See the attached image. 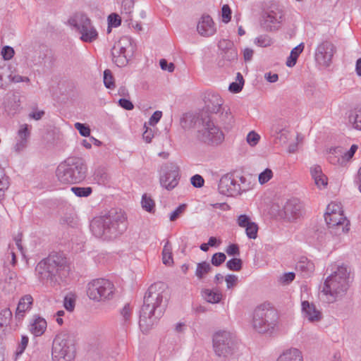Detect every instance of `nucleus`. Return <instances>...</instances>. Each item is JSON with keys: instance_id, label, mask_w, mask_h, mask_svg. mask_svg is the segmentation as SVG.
Masks as SVG:
<instances>
[{"instance_id": "nucleus-23", "label": "nucleus", "mask_w": 361, "mask_h": 361, "mask_svg": "<svg viewBox=\"0 0 361 361\" xmlns=\"http://www.w3.org/2000/svg\"><path fill=\"white\" fill-rule=\"evenodd\" d=\"M197 30L203 37L213 35L216 32V28L212 18L208 15L203 16L197 24Z\"/></svg>"}, {"instance_id": "nucleus-29", "label": "nucleus", "mask_w": 361, "mask_h": 361, "mask_svg": "<svg viewBox=\"0 0 361 361\" xmlns=\"http://www.w3.org/2000/svg\"><path fill=\"white\" fill-rule=\"evenodd\" d=\"M295 269L300 271L304 276H306L313 272L314 270V265L307 257H302L297 262Z\"/></svg>"}, {"instance_id": "nucleus-39", "label": "nucleus", "mask_w": 361, "mask_h": 361, "mask_svg": "<svg viewBox=\"0 0 361 361\" xmlns=\"http://www.w3.org/2000/svg\"><path fill=\"white\" fill-rule=\"evenodd\" d=\"M245 233L248 238L256 239L257 238L258 225L255 222H251L249 225L245 227Z\"/></svg>"}, {"instance_id": "nucleus-50", "label": "nucleus", "mask_w": 361, "mask_h": 361, "mask_svg": "<svg viewBox=\"0 0 361 361\" xmlns=\"http://www.w3.org/2000/svg\"><path fill=\"white\" fill-rule=\"evenodd\" d=\"M75 129H77L82 136L87 137L90 135V128L89 126L81 123H75L74 125Z\"/></svg>"}, {"instance_id": "nucleus-19", "label": "nucleus", "mask_w": 361, "mask_h": 361, "mask_svg": "<svg viewBox=\"0 0 361 361\" xmlns=\"http://www.w3.org/2000/svg\"><path fill=\"white\" fill-rule=\"evenodd\" d=\"M135 50V46L133 44L131 39L128 37H123L114 45L111 49V54H115L116 53L133 56Z\"/></svg>"}, {"instance_id": "nucleus-30", "label": "nucleus", "mask_w": 361, "mask_h": 361, "mask_svg": "<svg viewBox=\"0 0 361 361\" xmlns=\"http://www.w3.org/2000/svg\"><path fill=\"white\" fill-rule=\"evenodd\" d=\"M135 0H122L121 15L126 22L132 21L131 14L133 11Z\"/></svg>"}, {"instance_id": "nucleus-42", "label": "nucleus", "mask_w": 361, "mask_h": 361, "mask_svg": "<svg viewBox=\"0 0 361 361\" xmlns=\"http://www.w3.org/2000/svg\"><path fill=\"white\" fill-rule=\"evenodd\" d=\"M132 310L129 304L125 305L121 311V314L123 317V325L128 326L130 323Z\"/></svg>"}, {"instance_id": "nucleus-22", "label": "nucleus", "mask_w": 361, "mask_h": 361, "mask_svg": "<svg viewBox=\"0 0 361 361\" xmlns=\"http://www.w3.org/2000/svg\"><path fill=\"white\" fill-rule=\"evenodd\" d=\"M238 61V51L235 47H231L225 51L219 54L218 66L219 67H229Z\"/></svg>"}, {"instance_id": "nucleus-61", "label": "nucleus", "mask_w": 361, "mask_h": 361, "mask_svg": "<svg viewBox=\"0 0 361 361\" xmlns=\"http://www.w3.org/2000/svg\"><path fill=\"white\" fill-rule=\"evenodd\" d=\"M118 104L126 110H132L134 109L133 104L129 99L125 98L120 99L118 100Z\"/></svg>"}, {"instance_id": "nucleus-55", "label": "nucleus", "mask_w": 361, "mask_h": 361, "mask_svg": "<svg viewBox=\"0 0 361 361\" xmlns=\"http://www.w3.org/2000/svg\"><path fill=\"white\" fill-rule=\"evenodd\" d=\"M295 276L294 272L285 273L279 278V282L282 284H288L294 280Z\"/></svg>"}, {"instance_id": "nucleus-43", "label": "nucleus", "mask_w": 361, "mask_h": 361, "mask_svg": "<svg viewBox=\"0 0 361 361\" xmlns=\"http://www.w3.org/2000/svg\"><path fill=\"white\" fill-rule=\"evenodd\" d=\"M226 256L223 252H216L212 257L211 262L212 265L215 267L220 266L223 262H225Z\"/></svg>"}, {"instance_id": "nucleus-9", "label": "nucleus", "mask_w": 361, "mask_h": 361, "mask_svg": "<svg viewBox=\"0 0 361 361\" xmlns=\"http://www.w3.org/2000/svg\"><path fill=\"white\" fill-rule=\"evenodd\" d=\"M278 322L276 311L262 305L254 311L252 327L259 334L272 332Z\"/></svg>"}, {"instance_id": "nucleus-41", "label": "nucleus", "mask_w": 361, "mask_h": 361, "mask_svg": "<svg viewBox=\"0 0 361 361\" xmlns=\"http://www.w3.org/2000/svg\"><path fill=\"white\" fill-rule=\"evenodd\" d=\"M104 83L106 88L113 89L115 87L114 80L111 71L106 69L104 71Z\"/></svg>"}, {"instance_id": "nucleus-2", "label": "nucleus", "mask_w": 361, "mask_h": 361, "mask_svg": "<svg viewBox=\"0 0 361 361\" xmlns=\"http://www.w3.org/2000/svg\"><path fill=\"white\" fill-rule=\"evenodd\" d=\"M35 271L42 283L54 287L65 281L69 274L70 267L62 254L54 253L40 261Z\"/></svg>"}, {"instance_id": "nucleus-28", "label": "nucleus", "mask_w": 361, "mask_h": 361, "mask_svg": "<svg viewBox=\"0 0 361 361\" xmlns=\"http://www.w3.org/2000/svg\"><path fill=\"white\" fill-rule=\"evenodd\" d=\"M302 353L297 348H290L283 352L276 361H302Z\"/></svg>"}, {"instance_id": "nucleus-45", "label": "nucleus", "mask_w": 361, "mask_h": 361, "mask_svg": "<svg viewBox=\"0 0 361 361\" xmlns=\"http://www.w3.org/2000/svg\"><path fill=\"white\" fill-rule=\"evenodd\" d=\"M231 9L228 4H224L221 7L222 20L225 23H228L231 20Z\"/></svg>"}, {"instance_id": "nucleus-4", "label": "nucleus", "mask_w": 361, "mask_h": 361, "mask_svg": "<svg viewBox=\"0 0 361 361\" xmlns=\"http://www.w3.org/2000/svg\"><path fill=\"white\" fill-rule=\"evenodd\" d=\"M87 173V166L83 159L69 157L58 166L56 176L62 183L76 184L86 178Z\"/></svg>"}, {"instance_id": "nucleus-27", "label": "nucleus", "mask_w": 361, "mask_h": 361, "mask_svg": "<svg viewBox=\"0 0 361 361\" xmlns=\"http://www.w3.org/2000/svg\"><path fill=\"white\" fill-rule=\"evenodd\" d=\"M310 173L314 180L315 185L319 188H325L328 184V178L323 173L322 168L319 165H314L310 168Z\"/></svg>"}, {"instance_id": "nucleus-18", "label": "nucleus", "mask_w": 361, "mask_h": 361, "mask_svg": "<svg viewBox=\"0 0 361 361\" xmlns=\"http://www.w3.org/2000/svg\"><path fill=\"white\" fill-rule=\"evenodd\" d=\"M204 107L202 113L207 116V113L218 114L222 110L223 100L219 94L209 92L204 97Z\"/></svg>"}, {"instance_id": "nucleus-15", "label": "nucleus", "mask_w": 361, "mask_h": 361, "mask_svg": "<svg viewBox=\"0 0 361 361\" xmlns=\"http://www.w3.org/2000/svg\"><path fill=\"white\" fill-rule=\"evenodd\" d=\"M325 221L331 229V233L340 235L348 231L349 221L344 216L343 214L325 213Z\"/></svg>"}, {"instance_id": "nucleus-59", "label": "nucleus", "mask_w": 361, "mask_h": 361, "mask_svg": "<svg viewBox=\"0 0 361 361\" xmlns=\"http://www.w3.org/2000/svg\"><path fill=\"white\" fill-rule=\"evenodd\" d=\"M160 67L164 71H168L169 73H172L175 69V66L173 63H168V61L163 59L159 61Z\"/></svg>"}, {"instance_id": "nucleus-63", "label": "nucleus", "mask_w": 361, "mask_h": 361, "mask_svg": "<svg viewBox=\"0 0 361 361\" xmlns=\"http://www.w3.org/2000/svg\"><path fill=\"white\" fill-rule=\"evenodd\" d=\"M18 133L20 139H25L26 140H27V138L30 136L28 126L27 124L21 126Z\"/></svg>"}, {"instance_id": "nucleus-21", "label": "nucleus", "mask_w": 361, "mask_h": 361, "mask_svg": "<svg viewBox=\"0 0 361 361\" xmlns=\"http://www.w3.org/2000/svg\"><path fill=\"white\" fill-rule=\"evenodd\" d=\"M32 303L33 298L30 295H25L20 299L15 313V319L18 323L23 321L25 312L32 308Z\"/></svg>"}, {"instance_id": "nucleus-52", "label": "nucleus", "mask_w": 361, "mask_h": 361, "mask_svg": "<svg viewBox=\"0 0 361 361\" xmlns=\"http://www.w3.org/2000/svg\"><path fill=\"white\" fill-rule=\"evenodd\" d=\"M236 222L240 227L245 228L252 221H251L249 216L246 214H240L238 216Z\"/></svg>"}, {"instance_id": "nucleus-46", "label": "nucleus", "mask_w": 361, "mask_h": 361, "mask_svg": "<svg viewBox=\"0 0 361 361\" xmlns=\"http://www.w3.org/2000/svg\"><path fill=\"white\" fill-rule=\"evenodd\" d=\"M273 176V172L269 169H266L264 171L259 175V182L260 184L267 183Z\"/></svg>"}, {"instance_id": "nucleus-24", "label": "nucleus", "mask_w": 361, "mask_h": 361, "mask_svg": "<svg viewBox=\"0 0 361 361\" xmlns=\"http://www.w3.org/2000/svg\"><path fill=\"white\" fill-rule=\"evenodd\" d=\"M302 311L304 317L310 322H318L322 318V312L316 308L313 303H310L308 301L302 302Z\"/></svg>"}, {"instance_id": "nucleus-35", "label": "nucleus", "mask_w": 361, "mask_h": 361, "mask_svg": "<svg viewBox=\"0 0 361 361\" xmlns=\"http://www.w3.org/2000/svg\"><path fill=\"white\" fill-rule=\"evenodd\" d=\"M162 260L163 263L166 265L170 266L173 264V257L171 252V246L169 241H167L164 246L162 251Z\"/></svg>"}, {"instance_id": "nucleus-37", "label": "nucleus", "mask_w": 361, "mask_h": 361, "mask_svg": "<svg viewBox=\"0 0 361 361\" xmlns=\"http://www.w3.org/2000/svg\"><path fill=\"white\" fill-rule=\"evenodd\" d=\"M111 55H112L113 61L118 67H123V66H126L129 59L132 57V56H128V55H126V54H116V53H115V54H111Z\"/></svg>"}, {"instance_id": "nucleus-38", "label": "nucleus", "mask_w": 361, "mask_h": 361, "mask_svg": "<svg viewBox=\"0 0 361 361\" xmlns=\"http://www.w3.org/2000/svg\"><path fill=\"white\" fill-rule=\"evenodd\" d=\"M141 203L142 208L147 212H152L154 210V201L150 197H148L146 194L142 195Z\"/></svg>"}, {"instance_id": "nucleus-20", "label": "nucleus", "mask_w": 361, "mask_h": 361, "mask_svg": "<svg viewBox=\"0 0 361 361\" xmlns=\"http://www.w3.org/2000/svg\"><path fill=\"white\" fill-rule=\"evenodd\" d=\"M281 15L274 11L265 13L262 16V27L267 31H273L277 29V24L280 23Z\"/></svg>"}, {"instance_id": "nucleus-14", "label": "nucleus", "mask_w": 361, "mask_h": 361, "mask_svg": "<svg viewBox=\"0 0 361 361\" xmlns=\"http://www.w3.org/2000/svg\"><path fill=\"white\" fill-rule=\"evenodd\" d=\"M303 204L298 198L288 200L280 212V216L286 221L293 222L302 216Z\"/></svg>"}, {"instance_id": "nucleus-1", "label": "nucleus", "mask_w": 361, "mask_h": 361, "mask_svg": "<svg viewBox=\"0 0 361 361\" xmlns=\"http://www.w3.org/2000/svg\"><path fill=\"white\" fill-rule=\"evenodd\" d=\"M165 284L157 282L152 284L145 293L143 305L140 312L139 325L142 331H147L163 315V302Z\"/></svg>"}, {"instance_id": "nucleus-58", "label": "nucleus", "mask_w": 361, "mask_h": 361, "mask_svg": "<svg viewBox=\"0 0 361 361\" xmlns=\"http://www.w3.org/2000/svg\"><path fill=\"white\" fill-rule=\"evenodd\" d=\"M225 281L228 289L233 288L238 282V277L234 274H228L226 276Z\"/></svg>"}, {"instance_id": "nucleus-64", "label": "nucleus", "mask_w": 361, "mask_h": 361, "mask_svg": "<svg viewBox=\"0 0 361 361\" xmlns=\"http://www.w3.org/2000/svg\"><path fill=\"white\" fill-rule=\"evenodd\" d=\"M162 116V112L160 111H156L154 112V114L152 115V116L149 118V123L150 126H154L157 124L159 120L161 119Z\"/></svg>"}, {"instance_id": "nucleus-49", "label": "nucleus", "mask_w": 361, "mask_h": 361, "mask_svg": "<svg viewBox=\"0 0 361 361\" xmlns=\"http://www.w3.org/2000/svg\"><path fill=\"white\" fill-rule=\"evenodd\" d=\"M186 209V204H182L179 205L174 211H173L170 214V221H176L181 214L184 212Z\"/></svg>"}, {"instance_id": "nucleus-44", "label": "nucleus", "mask_w": 361, "mask_h": 361, "mask_svg": "<svg viewBox=\"0 0 361 361\" xmlns=\"http://www.w3.org/2000/svg\"><path fill=\"white\" fill-rule=\"evenodd\" d=\"M94 179L99 184H104L108 180V175L104 169H98L94 173Z\"/></svg>"}, {"instance_id": "nucleus-53", "label": "nucleus", "mask_w": 361, "mask_h": 361, "mask_svg": "<svg viewBox=\"0 0 361 361\" xmlns=\"http://www.w3.org/2000/svg\"><path fill=\"white\" fill-rule=\"evenodd\" d=\"M260 136L255 132L251 131L247 135V142L251 146H255L259 142Z\"/></svg>"}, {"instance_id": "nucleus-56", "label": "nucleus", "mask_w": 361, "mask_h": 361, "mask_svg": "<svg viewBox=\"0 0 361 361\" xmlns=\"http://www.w3.org/2000/svg\"><path fill=\"white\" fill-rule=\"evenodd\" d=\"M218 47L220 51H225L231 47H235L233 43L228 39H221L218 43Z\"/></svg>"}, {"instance_id": "nucleus-12", "label": "nucleus", "mask_w": 361, "mask_h": 361, "mask_svg": "<svg viewBox=\"0 0 361 361\" xmlns=\"http://www.w3.org/2000/svg\"><path fill=\"white\" fill-rule=\"evenodd\" d=\"M336 52V46L329 40H324L319 43L315 49V61L321 66L325 68L329 67Z\"/></svg>"}, {"instance_id": "nucleus-5", "label": "nucleus", "mask_w": 361, "mask_h": 361, "mask_svg": "<svg viewBox=\"0 0 361 361\" xmlns=\"http://www.w3.org/2000/svg\"><path fill=\"white\" fill-rule=\"evenodd\" d=\"M350 268L342 264L338 265L334 271L324 281L322 292L326 295L331 297L329 300H336L337 298L341 297L348 289V277Z\"/></svg>"}, {"instance_id": "nucleus-62", "label": "nucleus", "mask_w": 361, "mask_h": 361, "mask_svg": "<svg viewBox=\"0 0 361 361\" xmlns=\"http://www.w3.org/2000/svg\"><path fill=\"white\" fill-rule=\"evenodd\" d=\"M29 338L27 336H22L20 343L18 345L17 350V354H22L25 350L27 344H28Z\"/></svg>"}, {"instance_id": "nucleus-34", "label": "nucleus", "mask_w": 361, "mask_h": 361, "mask_svg": "<svg viewBox=\"0 0 361 361\" xmlns=\"http://www.w3.org/2000/svg\"><path fill=\"white\" fill-rule=\"evenodd\" d=\"M12 318V312L8 308H6L0 312V331H4L5 328L9 324Z\"/></svg>"}, {"instance_id": "nucleus-11", "label": "nucleus", "mask_w": 361, "mask_h": 361, "mask_svg": "<svg viewBox=\"0 0 361 361\" xmlns=\"http://www.w3.org/2000/svg\"><path fill=\"white\" fill-rule=\"evenodd\" d=\"M114 292V286L108 279H97L87 285V294L91 300L95 301L109 300L113 297Z\"/></svg>"}, {"instance_id": "nucleus-54", "label": "nucleus", "mask_w": 361, "mask_h": 361, "mask_svg": "<svg viewBox=\"0 0 361 361\" xmlns=\"http://www.w3.org/2000/svg\"><path fill=\"white\" fill-rule=\"evenodd\" d=\"M326 213H330V214H334V213H339V214H343L342 211V208L341 207V204L338 203L331 202L329 204H328L326 207Z\"/></svg>"}, {"instance_id": "nucleus-36", "label": "nucleus", "mask_w": 361, "mask_h": 361, "mask_svg": "<svg viewBox=\"0 0 361 361\" xmlns=\"http://www.w3.org/2000/svg\"><path fill=\"white\" fill-rule=\"evenodd\" d=\"M71 190L77 197H87L92 192L91 187H72Z\"/></svg>"}, {"instance_id": "nucleus-51", "label": "nucleus", "mask_w": 361, "mask_h": 361, "mask_svg": "<svg viewBox=\"0 0 361 361\" xmlns=\"http://www.w3.org/2000/svg\"><path fill=\"white\" fill-rule=\"evenodd\" d=\"M109 25L116 27L121 25V17L116 13H111L108 17Z\"/></svg>"}, {"instance_id": "nucleus-31", "label": "nucleus", "mask_w": 361, "mask_h": 361, "mask_svg": "<svg viewBox=\"0 0 361 361\" xmlns=\"http://www.w3.org/2000/svg\"><path fill=\"white\" fill-rule=\"evenodd\" d=\"M202 296L209 303H218L221 300L222 294L218 290L205 289L202 291Z\"/></svg>"}, {"instance_id": "nucleus-40", "label": "nucleus", "mask_w": 361, "mask_h": 361, "mask_svg": "<svg viewBox=\"0 0 361 361\" xmlns=\"http://www.w3.org/2000/svg\"><path fill=\"white\" fill-rule=\"evenodd\" d=\"M243 262L239 258H232L226 262V267L234 271H239L241 270Z\"/></svg>"}, {"instance_id": "nucleus-48", "label": "nucleus", "mask_w": 361, "mask_h": 361, "mask_svg": "<svg viewBox=\"0 0 361 361\" xmlns=\"http://www.w3.org/2000/svg\"><path fill=\"white\" fill-rule=\"evenodd\" d=\"M15 54V51L13 47L10 46H4L1 50V55L5 61L11 59Z\"/></svg>"}, {"instance_id": "nucleus-26", "label": "nucleus", "mask_w": 361, "mask_h": 361, "mask_svg": "<svg viewBox=\"0 0 361 361\" xmlns=\"http://www.w3.org/2000/svg\"><path fill=\"white\" fill-rule=\"evenodd\" d=\"M47 326V322L44 318L34 316L30 322L29 330L35 336H40L44 333Z\"/></svg>"}, {"instance_id": "nucleus-7", "label": "nucleus", "mask_w": 361, "mask_h": 361, "mask_svg": "<svg viewBox=\"0 0 361 361\" xmlns=\"http://www.w3.org/2000/svg\"><path fill=\"white\" fill-rule=\"evenodd\" d=\"M199 129L197 138L199 141L212 146H217L224 140L222 130L214 124L211 116H204L202 113L200 118H197Z\"/></svg>"}, {"instance_id": "nucleus-60", "label": "nucleus", "mask_w": 361, "mask_h": 361, "mask_svg": "<svg viewBox=\"0 0 361 361\" xmlns=\"http://www.w3.org/2000/svg\"><path fill=\"white\" fill-rule=\"evenodd\" d=\"M226 253L230 256L239 255L240 250L237 244H231L226 249Z\"/></svg>"}, {"instance_id": "nucleus-57", "label": "nucleus", "mask_w": 361, "mask_h": 361, "mask_svg": "<svg viewBox=\"0 0 361 361\" xmlns=\"http://www.w3.org/2000/svg\"><path fill=\"white\" fill-rule=\"evenodd\" d=\"M190 181H191V184L195 188H201L204 185V178H202V176L200 175H198V174L193 176L191 178Z\"/></svg>"}, {"instance_id": "nucleus-16", "label": "nucleus", "mask_w": 361, "mask_h": 361, "mask_svg": "<svg viewBox=\"0 0 361 361\" xmlns=\"http://www.w3.org/2000/svg\"><path fill=\"white\" fill-rule=\"evenodd\" d=\"M218 190L222 195L227 196H236L241 194L242 189L240 183L231 174L223 176L219 183Z\"/></svg>"}, {"instance_id": "nucleus-10", "label": "nucleus", "mask_w": 361, "mask_h": 361, "mask_svg": "<svg viewBox=\"0 0 361 361\" xmlns=\"http://www.w3.org/2000/svg\"><path fill=\"white\" fill-rule=\"evenodd\" d=\"M68 24L80 35V39L84 42L91 43L98 37L91 20L84 13H75L68 20Z\"/></svg>"}, {"instance_id": "nucleus-3", "label": "nucleus", "mask_w": 361, "mask_h": 361, "mask_svg": "<svg viewBox=\"0 0 361 361\" xmlns=\"http://www.w3.org/2000/svg\"><path fill=\"white\" fill-rule=\"evenodd\" d=\"M127 228L126 217L121 211L111 209L106 214L95 217L90 223V230L97 238L110 240L122 234Z\"/></svg>"}, {"instance_id": "nucleus-8", "label": "nucleus", "mask_w": 361, "mask_h": 361, "mask_svg": "<svg viewBox=\"0 0 361 361\" xmlns=\"http://www.w3.org/2000/svg\"><path fill=\"white\" fill-rule=\"evenodd\" d=\"M75 353V341L70 335L61 333L56 336L52 343L53 361H73Z\"/></svg>"}, {"instance_id": "nucleus-6", "label": "nucleus", "mask_w": 361, "mask_h": 361, "mask_svg": "<svg viewBox=\"0 0 361 361\" xmlns=\"http://www.w3.org/2000/svg\"><path fill=\"white\" fill-rule=\"evenodd\" d=\"M212 345L215 355L226 360L238 352L240 341L235 333L225 330L219 331L213 335Z\"/></svg>"}, {"instance_id": "nucleus-13", "label": "nucleus", "mask_w": 361, "mask_h": 361, "mask_svg": "<svg viewBox=\"0 0 361 361\" xmlns=\"http://www.w3.org/2000/svg\"><path fill=\"white\" fill-rule=\"evenodd\" d=\"M179 178L178 167L176 164L166 163L161 166L159 182L162 187L171 190L177 186Z\"/></svg>"}, {"instance_id": "nucleus-17", "label": "nucleus", "mask_w": 361, "mask_h": 361, "mask_svg": "<svg viewBox=\"0 0 361 361\" xmlns=\"http://www.w3.org/2000/svg\"><path fill=\"white\" fill-rule=\"evenodd\" d=\"M50 54L49 49L43 44H35L32 50L27 53V62L30 67H42L45 65L46 59Z\"/></svg>"}, {"instance_id": "nucleus-33", "label": "nucleus", "mask_w": 361, "mask_h": 361, "mask_svg": "<svg viewBox=\"0 0 361 361\" xmlns=\"http://www.w3.org/2000/svg\"><path fill=\"white\" fill-rule=\"evenodd\" d=\"M304 49V44L300 43L297 47L293 48L290 51V56L287 59L286 66L288 67H293L295 65L297 59L299 55L302 53Z\"/></svg>"}, {"instance_id": "nucleus-47", "label": "nucleus", "mask_w": 361, "mask_h": 361, "mask_svg": "<svg viewBox=\"0 0 361 361\" xmlns=\"http://www.w3.org/2000/svg\"><path fill=\"white\" fill-rule=\"evenodd\" d=\"M255 42L259 47H266L271 45V39L267 35H260L255 39Z\"/></svg>"}, {"instance_id": "nucleus-25", "label": "nucleus", "mask_w": 361, "mask_h": 361, "mask_svg": "<svg viewBox=\"0 0 361 361\" xmlns=\"http://www.w3.org/2000/svg\"><path fill=\"white\" fill-rule=\"evenodd\" d=\"M348 121L353 129L361 130V104L356 105L348 112Z\"/></svg>"}, {"instance_id": "nucleus-32", "label": "nucleus", "mask_w": 361, "mask_h": 361, "mask_svg": "<svg viewBox=\"0 0 361 361\" xmlns=\"http://www.w3.org/2000/svg\"><path fill=\"white\" fill-rule=\"evenodd\" d=\"M212 270V267L207 262L197 263L195 271V276L199 280L203 279L205 276Z\"/></svg>"}]
</instances>
